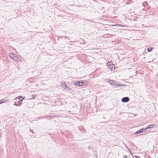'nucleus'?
Wrapping results in <instances>:
<instances>
[{
  "label": "nucleus",
  "instance_id": "1",
  "mask_svg": "<svg viewBox=\"0 0 158 158\" xmlns=\"http://www.w3.org/2000/svg\"><path fill=\"white\" fill-rule=\"evenodd\" d=\"M84 82L82 81L75 82L74 84L76 86H80L84 85Z\"/></svg>",
  "mask_w": 158,
  "mask_h": 158
},
{
  "label": "nucleus",
  "instance_id": "13",
  "mask_svg": "<svg viewBox=\"0 0 158 158\" xmlns=\"http://www.w3.org/2000/svg\"><path fill=\"white\" fill-rule=\"evenodd\" d=\"M36 96V95H35V94H33V95H32L31 96V97H32V99H34L35 97Z\"/></svg>",
  "mask_w": 158,
  "mask_h": 158
},
{
  "label": "nucleus",
  "instance_id": "20",
  "mask_svg": "<svg viewBox=\"0 0 158 158\" xmlns=\"http://www.w3.org/2000/svg\"><path fill=\"white\" fill-rule=\"evenodd\" d=\"M110 81L112 82H114V81L112 80H109Z\"/></svg>",
  "mask_w": 158,
  "mask_h": 158
},
{
  "label": "nucleus",
  "instance_id": "12",
  "mask_svg": "<svg viewBox=\"0 0 158 158\" xmlns=\"http://www.w3.org/2000/svg\"><path fill=\"white\" fill-rule=\"evenodd\" d=\"M56 117V116L54 115V114H53L52 115H50L48 116V117L52 118H54Z\"/></svg>",
  "mask_w": 158,
  "mask_h": 158
},
{
  "label": "nucleus",
  "instance_id": "9",
  "mask_svg": "<svg viewBox=\"0 0 158 158\" xmlns=\"http://www.w3.org/2000/svg\"><path fill=\"white\" fill-rule=\"evenodd\" d=\"M6 101L5 100V99H2L0 100V104H2L6 102Z\"/></svg>",
  "mask_w": 158,
  "mask_h": 158
},
{
  "label": "nucleus",
  "instance_id": "16",
  "mask_svg": "<svg viewBox=\"0 0 158 158\" xmlns=\"http://www.w3.org/2000/svg\"><path fill=\"white\" fill-rule=\"evenodd\" d=\"M152 48H148V52H151L152 50Z\"/></svg>",
  "mask_w": 158,
  "mask_h": 158
},
{
  "label": "nucleus",
  "instance_id": "17",
  "mask_svg": "<svg viewBox=\"0 0 158 158\" xmlns=\"http://www.w3.org/2000/svg\"><path fill=\"white\" fill-rule=\"evenodd\" d=\"M116 25V26H122V27H127V26H121V25H120L119 24H117Z\"/></svg>",
  "mask_w": 158,
  "mask_h": 158
},
{
  "label": "nucleus",
  "instance_id": "19",
  "mask_svg": "<svg viewBox=\"0 0 158 158\" xmlns=\"http://www.w3.org/2000/svg\"><path fill=\"white\" fill-rule=\"evenodd\" d=\"M42 117H38V119H41V118H42Z\"/></svg>",
  "mask_w": 158,
  "mask_h": 158
},
{
  "label": "nucleus",
  "instance_id": "10",
  "mask_svg": "<svg viewBox=\"0 0 158 158\" xmlns=\"http://www.w3.org/2000/svg\"><path fill=\"white\" fill-rule=\"evenodd\" d=\"M147 5H148V3L146 1L143 2L142 3V5H143V6L144 7H145V6H147Z\"/></svg>",
  "mask_w": 158,
  "mask_h": 158
},
{
  "label": "nucleus",
  "instance_id": "6",
  "mask_svg": "<svg viewBox=\"0 0 158 158\" xmlns=\"http://www.w3.org/2000/svg\"><path fill=\"white\" fill-rule=\"evenodd\" d=\"M156 126V125L155 124H151L150 125H149L148 127L145 128H144L145 129V130L148 129H151L153 127H154Z\"/></svg>",
  "mask_w": 158,
  "mask_h": 158
},
{
  "label": "nucleus",
  "instance_id": "7",
  "mask_svg": "<svg viewBox=\"0 0 158 158\" xmlns=\"http://www.w3.org/2000/svg\"><path fill=\"white\" fill-rule=\"evenodd\" d=\"M22 101H23V100H21V101H18L19 104H17L15 103H15L13 105L14 106H20L21 104V103L20 102H21Z\"/></svg>",
  "mask_w": 158,
  "mask_h": 158
},
{
  "label": "nucleus",
  "instance_id": "8",
  "mask_svg": "<svg viewBox=\"0 0 158 158\" xmlns=\"http://www.w3.org/2000/svg\"><path fill=\"white\" fill-rule=\"evenodd\" d=\"M64 89H67L68 91H71L72 90V89L69 87H67V85H65L64 88Z\"/></svg>",
  "mask_w": 158,
  "mask_h": 158
},
{
  "label": "nucleus",
  "instance_id": "4",
  "mask_svg": "<svg viewBox=\"0 0 158 158\" xmlns=\"http://www.w3.org/2000/svg\"><path fill=\"white\" fill-rule=\"evenodd\" d=\"M130 99L128 97H125L121 99V101L123 102H129Z\"/></svg>",
  "mask_w": 158,
  "mask_h": 158
},
{
  "label": "nucleus",
  "instance_id": "2",
  "mask_svg": "<svg viewBox=\"0 0 158 158\" xmlns=\"http://www.w3.org/2000/svg\"><path fill=\"white\" fill-rule=\"evenodd\" d=\"M107 65L108 67V68L111 71L112 70L113 67H114V65L112 64L111 62H108L107 63Z\"/></svg>",
  "mask_w": 158,
  "mask_h": 158
},
{
  "label": "nucleus",
  "instance_id": "25",
  "mask_svg": "<svg viewBox=\"0 0 158 158\" xmlns=\"http://www.w3.org/2000/svg\"><path fill=\"white\" fill-rule=\"evenodd\" d=\"M32 133H33V131H31Z\"/></svg>",
  "mask_w": 158,
  "mask_h": 158
},
{
  "label": "nucleus",
  "instance_id": "21",
  "mask_svg": "<svg viewBox=\"0 0 158 158\" xmlns=\"http://www.w3.org/2000/svg\"><path fill=\"white\" fill-rule=\"evenodd\" d=\"M135 157L136 158H141L139 156H135Z\"/></svg>",
  "mask_w": 158,
  "mask_h": 158
},
{
  "label": "nucleus",
  "instance_id": "23",
  "mask_svg": "<svg viewBox=\"0 0 158 158\" xmlns=\"http://www.w3.org/2000/svg\"><path fill=\"white\" fill-rule=\"evenodd\" d=\"M143 10H145L144 9H143Z\"/></svg>",
  "mask_w": 158,
  "mask_h": 158
},
{
  "label": "nucleus",
  "instance_id": "14",
  "mask_svg": "<svg viewBox=\"0 0 158 158\" xmlns=\"http://www.w3.org/2000/svg\"><path fill=\"white\" fill-rule=\"evenodd\" d=\"M48 115H46L44 116H43V117H42V118H45V119H46V118H48Z\"/></svg>",
  "mask_w": 158,
  "mask_h": 158
},
{
  "label": "nucleus",
  "instance_id": "24",
  "mask_svg": "<svg viewBox=\"0 0 158 158\" xmlns=\"http://www.w3.org/2000/svg\"><path fill=\"white\" fill-rule=\"evenodd\" d=\"M109 82H109H110V83H112V82Z\"/></svg>",
  "mask_w": 158,
  "mask_h": 158
},
{
  "label": "nucleus",
  "instance_id": "11",
  "mask_svg": "<svg viewBox=\"0 0 158 158\" xmlns=\"http://www.w3.org/2000/svg\"><path fill=\"white\" fill-rule=\"evenodd\" d=\"M9 56L10 58H11L13 59H14V58H13V57H14V54L12 53H10Z\"/></svg>",
  "mask_w": 158,
  "mask_h": 158
},
{
  "label": "nucleus",
  "instance_id": "18",
  "mask_svg": "<svg viewBox=\"0 0 158 158\" xmlns=\"http://www.w3.org/2000/svg\"><path fill=\"white\" fill-rule=\"evenodd\" d=\"M87 82L86 81H85V82H84V83H85V84H84V85H86V84L87 83Z\"/></svg>",
  "mask_w": 158,
  "mask_h": 158
},
{
  "label": "nucleus",
  "instance_id": "22",
  "mask_svg": "<svg viewBox=\"0 0 158 158\" xmlns=\"http://www.w3.org/2000/svg\"><path fill=\"white\" fill-rule=\"evenodd\" d=\"M123 157H124V158H127V156H125H125H123Z\"/></svg>",
  "mask_w": 158,
  "mask_h": 158
},
{
  "label": "nucleus",
  "instance_id": "15",
  "mask_svg": "<svg viewBox=\"0 0 158 158\" xmlns=\"http://www.w3.org/2000/svg\"><path fill=\"white\" fill-rule=\"evenodd\" d=\"M22 98V97H16V99H14V100H16L17 99H19V100H20V99L21 98Z\"/></svg>",
  "mask_w": 158,
  "mask_h": 158
},
{
  "label": "nucleus",
  "instance_id": "3",
  "mask_svg": "<svg viewBox=\"0 0 158 158\" xmlns=\"http://www.w3.org/2000/svg\"><path fill=\"white\" fill-rule=\"evenodd\" d=\"M110 84L112 85H113L114 88H116L117 87H123V86H126V85L125 84H113L112 83H110V82H109Z\"/></svg>",
  "mask_w": 158,
  "mask_h": 158
},
{
  "label": "nucleus",
  "instance_id": "5",
  "mask_svg": "<svg viewBox=\"0 0 158 158\" xmlns=\"http://www.w3.org/2000/svg\"><path fill=\"white\" fill-rule=\"evenodd\" d=\"M145 130L144 128H142L140 129V130L136 131L135 132V134H139L143 132Z\"/></svg>",
  "mask_w": 158,
  "mask_h": 158
}]
</instances>
